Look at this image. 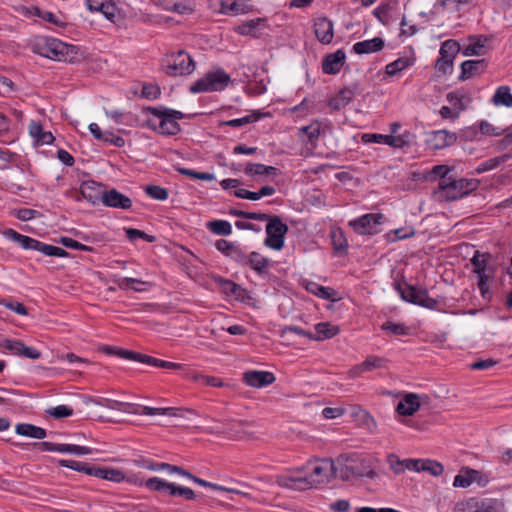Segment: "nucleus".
I'll return each mask as SVG.
<instances>
[{"label": "nucleus", "mask_w": 512, "mask_h": 512, "mask_svg": "<svg viewBox=\"0 0 512 512\" xmlns=\"http://www.w3.org/2000/svg\"><path fill=\"white\" fill-rule=\"evenodd\" d=\"M287 229V226L278 217H272L266 226L265 245L275 250L281 249Z\"/></svg>", "instance_id": "9b49d317"}, {"label": "nucleus", "mask_w": 512, "mask_h": 512, "mask_svg": "<svg viewBox=\"0 0 512 512\" xmlns=\"http://www.w3.org/2000/svg\"><path fill=\"white\" fill-rule=\"evenodd\" d=\"M455 512H494V507L489 501L478 498H469L455 505Z\"/></svg>", "instance_id": "a211bd4d"}, {"label": "nucleus", "mask_w": 512, "mask_h": 512, "mask_svg": "<svg viewBox=\"0 0 512 512\" xmlns=\"http://www.w3.org/2000/svg\"><path fill=\"white\" fill-rule=\"evenodd\" d=\"M333 462L327 459L307 460L304 464L293 458L290 467V490L305 491L323 484L333 475Z\"/></svg>", "instance_id": "f257e3e1"}, {"label": "nucleus", "mask_w": 512, "mask_h": 512, "mask_svg": "<svg viewBox=\"0 0 512 512\" xmlns=\"http://www.w3.org/2000/svg\"><path fill=\"white\" fill-rule=\"evenodd\" d=\"M258 119H259V115L252 113V114L246 115L242 118L232 119V120H228V121H222L219 123V125L238 128V127H242L244 125L256 122Z\"/></svg>", "instance_id": "de8ad7c7"}, {"label": "nucleus", "mask_w": 512, "mask_h": 512, "mask_svg": "<svg viewBox=\"0 0 512 512\" xmlns=\"http://www.w3.org/2000/svg\"><path fill=\"white\" fill-rule=\"evenodd\" d=\"M387 364V360L378 357V356H368L363 362L362 365L366 372L373 371L375 369L385 368Z\"/></svg>", "instance_id": "3c124183"}, {"label": "nucleus", "mask_w": 512, "mask_h": 512, "mask_svg": "<svg viewBox=\"0 0 512 512\" xmlns=\"http://www.w3.org/2000/svg\"><path fill=\"white\" fill-rule=\"evenodd\" d=\"M315 36L322 44H330L334 37L333 23L327 17H320L314 22Z\"/></svg>", "instance_id": "6ab92c4d"}, {"label": "nucleus", "mask_w": 512, "mask_h": 512, "mask_svg": "<svg viewBox=\"0 0 512 512\" xmlns=\"http://www.w3.org/2000/svg\"><path fill=\"white\" fill-rule=\"evenodd\" d=\"M101 202L107 207L122 210H129L132 207V200L116 189L103 191Z\"/></svg>", "instance_id": "dca6fc26"}, {"label": "nucleus", "mask_w": 512, "mask_h": 512, "mask_svg": "<svg viewBox=\"0 0 512 512\" xmlns=\"http://www.w3.org/2000/svg\"><path fill=\"white\" fill-rule=\"evenodd\" d=\"M219 7V12L223 14L238 15L245 12L244 4L239 0H214Z\"/></svg>", "instance_id": "72a5a7b5"}, {"label": "nucleus", "mask_w": 512, "mask_h": 512, "mask_svg": "<svg viewBox=\"0 0 512 512\" xmlns=\"http://www.w3.org/2000/svg\"><path fill=\"white\" fill-rule=\"evenodd\" d=\"M143 114H151L158 119V133L161 135H176L180 132V125L177 120H181L185 115L177 110L166 107H146Z\"/></svg>", "instance_id": "20e7f679"}, {"label": "nucleus", "mask_w": 512, "mask_h": 512, "mask_svg": "<svg viewBox=\"0 0 512 512\" xmlns=\"http://www.w3.org/2000/svg\"><path fill=\"white\" fill-rule=\"evenodd\" d=\"M331 242L336 252H346L348 248V241L344 232L340 228H333L330 231Z\"/></svg>", "instance_id": "58836bf2"}, {"label": "nucleus", "mask_w": 512, "mask_h": 512, "mask_svg": "<svg viewBox=\"0 0 512 512\" xmlns=\"http://www.w3.org/2000/svg\"><path fill=\"white\" fill-rule=\"evenodd\" d=\"M116 284L121 290H133L136 292H143L151 287L150 282L142 281L136 278L123 277L116 280Z\"/></svg>", "instance_id": "7c9ffc66"}, {"label": "nucleus", "mask_w": 512, "mask_h": 512, "mask_svg": "<svg viewBox=\"0 0 512 512\" xmlns=\"http://www.w3.org/2000/svg\"><path fill=\"white\" fill-rule=\"evenodd\" d=\"M145 486L151 491H160L170 496H180L186 500H194L196 498V494L191 488L178 486L158 477L146 480Z\"/></svg>", "instance_id": "6e6552de"}, {"label": "nucleus", "mask_w": 512, "mask_h": 512, "mask_svg": "<svg viewBox=\"0 0 512 512\" xmlns=\"http://www.w3.org/2000/svg\"><path fill=\"white\" fill-rule=\"evenodd\" d=\"M384 219L381 213H368L350 220L348 225L359 235H374L379 232V226Z\"/></svg>", "instance_id": "9d476101"}, {"label": "nucleus", "mask_w": 512, "mask_h": 512, "mask_svg": "<svg viewBox=\"0 0 512 512\" xmlns=\"http://www.w3.org/2000/svg\"><path fill=\"white\" fill-rule=\"evenodd\" d=\"M509 158H510V155L505 154L500 157L488 159L487 161L480 164V166L477 168V172L481 173V172H486V171L492 170V169L496 168L497 166H499L501 163H504L505 161H507Z\"/></svg>", "instance_id": "5fc2aeb1"}, {"label": "nucleus", "mask_w": 512, "mask_h": 512, "mask_svg": "<svg viewBox=\"0 0 512 512\" xmlns=\"http://www.w3.org/2000/svg\"><path fill=\"white\" fill-rule=\"evenodd\" d=\"M79 193L81 194L82 198L86 199L92 204H95L101 200L103 191L101 190V185L95 181H84L80 185Z\"/></svg>", "instance_id": "5701e85b"}, {"label": "nucleus", "mask_w": 512, "mask_h": 512, "mask_svg": "<svg viewBox=\"0 0 512 512\" xmlns=\"http://www.w3.org/2000/svg\"><path fill=\"white\" fill-rule=\"evenodd\" d=\"M138 406L140 407L138 414H141V415H149V416H154V415L178 416V414H177L178 409L173 408V407L154 408V407H149V406H141V405H138Z\"/></svg>", "instance_id": "c03bdc74"}, {"label": "nucleus", "mask_w": 512, "mask_h": 512, "mask_svg": "<svg viewBox=\"0 0 512 512\" xmlns=\"http://www.w3.org/2000/svg\"><path fill=\"white\" fill-rule=\"evenodd\" d=\"M381 328L393 335L404 336L409 334V328L401 323L387 321L382 324Z\"/></svg>", "instance_id": "864d4df0"}, {"label": "nucleus", "mask_w": 512, "mask_h": 512, "mask_svg": "<svg viewBox=\"0 0 512 512\" xmlns=\"http://www.w3.org/2000/svg\"><path fill=\"white\" fill-rule=\"evenodd\" d=\"M161 66L164 73L171 77L190 75L196 68L192 56L184 50L166 55Z\"/></svg>", "instance_id": "423d86ee"}, {"label": "nucleus", "mask_w": 512, "mask_h": 512, "mask_svg": "<svg viewBox=\"0 0 512 512\" xmlns=\"http://www.w3.org/2000/svg\"><path fill=\"white\" fill-rule=\"evenodd\" d=\"M384 40L381 37H375L370 40L357 42L353 45V51L356 54H369L382 50Z\"/></svg>", "instance_id": "bb28decb"}, {"label": "nucleus", "mask_w": 512, "mask_h": 512, "mask_svg": "<svg viewBox=\"0 0 512 512\" xmlns=\"http://www.w3.org/2000/svg\"><path fill=\"white\" fill-rule=\"evenodd\" d=\"M58 464L62 467H67L72 470L85 473L89 476H94L95 466H90L86 462L60 459V460H58Z\"/></svg>", "instance_id": "c9c22d12"}, {"label": "nucleus", "mask_w": 512, "mask_h": 512, "mask_svg": "<svg viewBox=\"0 0 512 512\" xmlns=\"http://www.w3.org/2000/svg\"><path fill=\"white\" fill-rule=\"evenodd\" d=\"M447 101L453 105L456 112H462L466 109L467 104L471 102L468 93L462 91H452L446 95Z\"/></svg>", "instance_id": "2f4dec72"}, {"label": "nucleus", "mask_w": 512, "mask_h": 512, "mask_svg": "<svg viewBox=\"0 0 512 512\" xmlns=\"http://www.w3.org/2000/svg\"><path fill=\"white\" fill-rule=\"evenodd\" d=\"M126 236L130 241H135L137 239H143L147 241L148 243H152L156 240V237L153 235H149L145 233L144 231L135 229V228H128L125 230Z\"/></svg>", "instance_id": "bf43d9fd"}, {"label": "nucleus", "mask_w": 512, "mask_h": 512, "mask_svg": "<svg viewBox=\"0 0 512 512\" xmlns=\"http://www.w3.org/2000/svg\"><path fill=\"white\" fill-rule=\"evenodd\" d=\"M420 406V396L414 393H407L397 404L396 411L400 415L411 416L419 410Z\"/></svg>", "instance_id": "aec40b11"}, {"label": "nucleus", "mask_w": 512, "mask_h": 512, "mask_svg": "<svg viewBox=\"0 0 512 512\" xmlns=\"http://www.w3.org/2000/svg\"><path fill=\"white\" fill-rule=\"evenodd\" d=\"M23 345L24 343L22 341L11 339H6L2 343L3 348L10 351L13 355L17 356H20Z\"/></svg>", "instance_id": "69168bd1"}, {"label": "nucleus", "mask_w": 512, "mask_h": 512, "mask_svg": "<svg viewBox=\"0 0 512 512\" xmlns=\"http://www.w3.org/2000/svg\"><path fill=\"white\" fill-rule=\"evenodd\" d=\"M266 26V20L263 18L250 19L236 27V32L241 35L259 36Z\"/></svg>", "instance_id": "393cba45"}, {"label": "nucleus", "mask_w": 512, "mask_h": 512, "mask_svg": "<svg viewBox=\"0 0 512 512\" xmlns=\"http://www.w3.org/2000/svg\"><path fill=\"white\" fill-rule=\"evenodd\" d=\"M401 297L407 302L428 309H436L438 306V301L429 297L427 290L417 289L413 286H408L406 289L401 290Z\"/></svg>", "instance_id": "f8f14e48"}, {"label": "nucleus", "mask_w": 512, "mask_h": 512, "mask_svg": "<svg viewBox=\"0 0 512 512\" xmlns=\"http://www.w3.org/2000/svg\"><path fill=\"white\" fill-rule=\"evenodd\" d=\"M96 403L108 409L120 410L127 413H139L140 408L137 404L121 402L109 398H100Z\"/></svg>", "instance_id": "c85d7f7f"}, {"label": "nucleus", "mask_w": 512, "mask_h": 512, "mask_svg": "<svg viewBox=\"0 0 512 512\" xmlns=\"http://www.w3.org/2000/svg\"><path fill=\"white\" fill-rule=\"evenodd\" d=\"M34 447L40 451L69 453L74 455H89L92 453V449L86 446L52 443L48 441L34 443Z\"/></svg>", "instance_id": "ddd939ff"}, {"label": "nucleus", "mask_w": 512, "mask_h": 512, "mask_svg": "<svg viewBox=\"0 0 512 512\" xmlns=\"http://www.w3.org/2000/svg\"><path fill=\"white\" fill-rule=\"evenodd\" d=\"M177 171L182 175H185L187 177L197 179V180L213 181L215 179L214 174L208 173V172H198V171L191 170V169L184 168V167H178Z\"/></svg>", "instance_id": "8fccbe9b"}, {"label": "nucleus", "mask_w": 512, "mask_h": 512, "mask_svg": "<svg viewBox=\"0 0 512 512\" xmlns=\"http://www.w3.org/2000/svg\"><path fill=\"white\" fill-rule=\"evenodd\" d=\"M242 381L247 386L262 388L272 384L275 381V376L268 371L248 370L243 373Z\"/></svg>", "instance_id": "2eb2a0df"}, {"label": "nucleus", "mask_w": 512, "mask_h": 512, "mask_svg": "<svg viewBox=\"0 0 512 512\" xmlns=\"http://www.w3.org/2000/svg\"><path fill=\"white\" fill-rule=\"evenodd\" d=\"M460 51V45L456 40L449 39L441 44L439 58L436 61L435 69L441 74L452 72L453 62Z\"/></svg>", "instance_id": "1a4fd4ad"}, {"label": "nucleus", "mask_w": 512, "mask_h": 512, "mask_svg": "<svg viewBox=\"0 0 512 512\" xmlns=\"http://www.w3.org/2000/svg\"><path fill=\"white\" fill-rule=\"evenodd\" d=\"M345 59L346 54L341 49L326 55L322 61V71L328 75L339 73L345 63Z\"/></svg>", "instance_id": "f3484780"}, {"label": "nucleus", "mask_w": 512, "mask_h": 512, "mask_svg": "<svg viewBox=\"0 0 512 512\" xmlns=\"http://www.w3.org/2000/svg\"><path fill=\"white\" fill-rule=\"evenodd\" d=\"M416 136L410 131H404L399 135H391L390 146L393 148H403L415 144Z\"/></svg>", "instance_id": "e433bc0d"}, {"label": "nucleus", "mask_w": 512, "mask_h": 512, "mask_svg": "<svg viewBox=\"0 0 512 512\" xmlns=\"http://www.w3.org/2000/svg\"><path fill=\"white\" fill-rule=\"evenodd\" d=\"M4 236L19 244L25 250H36L41 252L46 256H54V257H67L69 253L61 247L53 246L50 244H46L40 242L37 239L31 238L29 236L23 235L15 231L14 229H6L3 232Z\"/></svg>", "instance_id": "39448f33"}, {"label": "nucleus", "mask_w": 512, "mask_h": 512, "mask_svg": "<svg viewBox=\"0 0 512 512\" xmlns=\"http://www.w3.org/2000/svg\"><path fill=\"white\" fill-rule=\"evenodd\" d=\"M387 463L395 474H402L405 471L404 460L399 459L396 454H389L387 456Z\"/></svg>", "instance_id": "052dcab7"}, {"label": "nucleus", "mask_w": 512, "mask_h": 512, "mask_svg": "<svg viewBox=\"0 0 512 512\" xmlns=\"http://www.w3.org/2000/svg\"><path fill=\"white\" fill-rule=\"evenodd\" d=\"M354 97V91L350 88H342L339 92L332 96L328 101V107L333 111H339L347 106Z\"/></svg>", "instance_id": "a878e982"}, {"label": "nucleus", "mask_w": 512, "mask_h": 512, "mask_svg": "<svg viewBox=\"0 0 512 512\" xmlns=\"http://www.w3.org/2000/svg\"><path fill=\"white\" fill-rule=\"evenodd\" d=\"M269 265V260L263 257L258 252H251L249 254L248 265L258 273L264 272Z\"/></svg>", "instance_id": "79ce46f5"}, {"label": "nucleus", "mask_w": 512, "mask_h": 512, "mask_svg": "<svg viewBox=\"0 0 512 512\" xmlns=\"http://www.w3.org/2000/svg\"><path fill=\"white\" fill-rule=\"evenodd\" d=\"M290 331H293L297 334H303L307 336L310 340L323 341L336 336L340 332V329L338 326L333 325L329 322H320L315 325V334L311 332H305L300 328L292 326H290Z\"/></svg>", "instance_id": "4468645a"}, {"label": "nucleus", "mask_w": 512, "mask_h": 512, "mask_svg": "<svg viewBox=\"0 0 512 512\" xmlns=\"http://www.w3.org/2000/svg\"><path fill=\"white\" fill-rule=\"evenodd\" d=\"M476 473L477 472L472 469H462L461 472L454 477L453 486L460 488L469 487L472 484Z\"/></svg>", "instance_id": "a19ab883"}, {"label": "nucleus", "mask_w": 512, "mask_h": 512, "mask_svg": "<svg viewBox=\"0 0 512 512\" xmlns=\"http://www.w3.org/2000/svg\"><path fill=\"white\" fill-rule=\"evenodd\" d=\"M94 477L114 483H121L125 480V473L117 468L95 466Z\"/></svg>", "instance_id": "cd10ccee"}, {"label": "nucleus", "mask_w": 512, "mask_h": 512, "mask_svg": "<svg viewBox=\"0 0 512 512\" xmlns=\"http://www.w3.org/2000/svg\"><path fill=\"white\" fill-rule=\"evenodd\" d=\"M412 65V62L409 58H399L389 64L386 65L385 71L386 74L390 76H394L397 73L403 71Z\"/></svg>", "instance_id": "a18cd8bd"}, {"label": "nucleus", "mask_w": 512, "mask_h": 512, "mask_svg": "<svg viewBox=\"0 0 512 512\" xmlns=\"http://www.w3.org/2000/svg\"><path fill=\"white\" fill-rule=\"evenodd\" d=\"M319 298H322V299H325V300H329V301H338L340 298L338 297V293L330 288V287H324L321 285V287L319 288L318 292H317V295Z\"/></svg>", "instance_id": "338daca9"}, {"label": "nucleus", "mask_w": 512, "mask_h": 512, "mask_svg": "<svg viewBox=\"0 0 512 512\" xmlns=\"http://www.w3.org/2000/svg\"><path fill=\"white\" fill-rule=\"evenodd\" d=\"M28 131L37 145H49L55 140L53 134L49 131H44L41 123L38 121L32 120L29 123Z\"/></svg>", "instance_id": "4be33fe9"}, {"label": "nucleus", "mask_w": 512, "mask_h": 512, "mask_svg": "<svg viewBox=\"0 0 512 512\" xmlns=\"http://www.w3.org/2000/svg\"><path fill=\"white\" fill-rule=\"evenodd\" d=\"M391 135L383 134H363L362 141L365 143H382L390 146Z\"/></svg>", "instance_id": "0e129e2a"}, {"label": "nucleus", "mask_w": 512, "mask_h": 512, "mask_svg": "<svg viewBox=\"0 0 512 512\" xmlns=\"http://www.w3.org/2000/svg\"><path fill=\"white\" fill-rule=\"evenodd\" d=\"M33 51L43 57L76 63L80 60L79 49L56 38L41 37L33 45Z\"/></svg>", "instance_id": "f03ea898"}, {"label": "nucleus", "mask_w": 512, "mask_h": 512, "mask_svg": "<svg viewBox=\"0 0 512 512\" xmlns=\"http://www.w3.org/2000/svg\"><path fill=\"white\" fill-rule=\"evenodd\" d=\"M478 186L479 181L476 179H443L433 196L439 202L456 201L475 191Z\"/></svg>", "instance_id": "7ed1b4c3"}, {"label": "nucleus", "mask_w": 512, "mask_h": 512, "mask_svg": "<svg viewBox=\"0 0 512 512\" xmlns=\"http://www.w3.org/2000/svg\"><path fill=\"white\" fill-rule=\"evenodd\" d=\"M486 39L471 38L469 43L464 46L462 53L464 56L484 55Z\"/></svg>", "instance_id": "4c0bfd02"}, {"label": "nucleus", "mask_w": 512, "mask_h": 512, "mask_svg": "<svg viewBox=\"0 0 512 512\" xmlns=\"http://www.w3.org/2000/svg\"><path fill=\"white\" fill-rule=\"evenodd\" d=\"M146 194L156 200L164 201L168 198V190L157 185H148L145 188Z\"/></svg>", "instance_id": "13d9d810"}, {"label": "nucleus", "mask_w": 512, "mask_h": 512, "mask_svg": "<svg viewBox=\"0 0 512 512\" xmlns=\"http://www.w3.org/2000/svg\"><path fill=\"white\" fill-rule=\"evenodd\" d=\"M46 412L55 419L66 418L73 415V409L68 405L51 407Z\"/></svg>", "instance_id": "4d7b16f0"}, {"label": "nucleus", "mask_w": 512, "mask_h": 512, "mask_svg": "<svg viewBox=\"0 0 512 512\" xmlns=\"http://www.w3.org/2000/svg\"><path fill=\"white\" fill-rule=\"evenodd\" d=\"M15 432L18 435L35 439H44L47 435L45 429L28 423L17 424Z\"/></svg>", "instance_id": "473e14b6"}, {"label": "nucleus", "mask_w": 512, "mask_h": 512, "mask_svg": "<svg viewBox=\"0 0 512 512\" xmlns=\"http://www.w3.org/2000/svg\"><path fill=\"white\" fill-rule=\"evenodd\" d=\"M215 247L217 248L218 251H220L224 255L230 257L232 251L234 250V248L236 246L233 243H231L225 239H220V240L216 241Z\"/></svg>", "instance_id": "774afa93"}, {"label": "nucleus", "mask_w": 512, "mask_h": 512, "mask_svg": "<svg viewBox=\"0 0 512 512\" xmlns=\"http://www.w3.org/2000/svg\"><path fill=\"white\" fill-rule=\"evenodd\" d=\"M276 172V168L273 166H266L264 164L255 163L248 164L245 168V173L248 175H268L274 174Z\"/></svg>", "instance_id": "09e8293b"}, {"label": "nucleus", "mask_w": 512, "mask_h": 512, "mask_svg": "<svg viewBox=\"0 0 512 512\" xmlns=\"http://www.w3.org/2000/svg\"><path fill=\"white\" fill-rule=\"evenodd\" d=\"M217 283L219 284L221 292L227 296L237 295V292L240 290L239 285L228 279L218 278Z\"/></svg>", "instance_id": "6e6d98bb"}, {"label": "nucleus", "mask_w": 512, "mask_h": 512, "mask_svg": "<svg viewBox=\"0 0 512 512\" xmlns=\"http://www.w3.org/2000/svg\"><path fill=\"white\" fill-rule=\"evenodd\" d=\"M230 82V76L222 68H216L195 81L189 91L192 94L222 91Z\"/></svg>", "instance_id": "0eeeda50"}, {"label": "nucleus", "mask_w": 512, "mask_h": 512, "mask_svg": "<svg viewBox=\"0 0 512 512\" xmlns=\"http://www.w3.org/2000/svg\"><path fill=\"white\" fill-rule=\"evenodd\" d=\"M321 126L319 122H313L310 125L303 126L299 129V136L303 141L315 146L320 135Z\"/></svg>", "instance_id": "f704fd0d"}, {"label": "nucleus", "mask_w": 512, "mask_h": 512, "mask_svg": "<svg viewBox=\"0 0 512 512\" xmlns=\"http://www.w3.org/2000/svg\"><path fill=\"white\" fill-rule=\"evenodd\" d=\"M486 67L485 60H467L461 64V74L459 76V80H467L477 74L480 71H483Z\"/></svg>", "instance_id": "c756f323"}, {"label": "nucleus", "mask_w": 512, "mask_h": 512, "mask_svg": "<svg viewBox=\"0 0 512 512\" xmlns=\"http://www.w3.org/2000/svg\"><path fill=\"white\" fill-rule=\"evenodd\" d=\"M60 243L63 246L70 248V249H76V250L87 251V252L93 251V247L84 245V244H82L72 238H69V237H62L60 239Z\"/></svg>", "instance_id": "e2e57ef3"}, {"label": "nucleus", "mask_w": 512, "mask_h": 512, "mask_svg": "<svg viewBox=\"0 0 512 512\" xmlns=\"http://www.w3.org/2000/svg\"><path fill=\"white\" fill-rule=\"evenodd\" d=\"M493 103L497 106L503 105L506 107H512V94L508 86H500L497 88L493 99Z\"/></svg>", "instance_id": "ea45409f"}, {"label": "nucleus", "mask_w": 512, "mask_h": 512, "mask_svg": "<svg viewBox=\"0 0 512 512\" xmlns=\"http://www.w3.org/2000/svg\"><path fill=\"white\" fill-rule=\"evenodd\" d=\"M86 5L91 12H101L108 20L114 22L116 6L111 0H86Z\"/></svg>", "instance_id": "412c9836"}, {"label": "nucleus", "mask_w": 512, "mask_h": 512, "mask_svg": "<svg viewBox=\"0 0 512 512\" xmlns=\"http://www.w3.org/2000/svg\"><path fill=\"white\" fill-rule=\"evenodd\" d=\"M420 469L421 472H428L432 476H439L444 471V467L440 462L431 459H424Z\"/></svg>", "instance_id": "603ef678"}, {"label": "nucleus", "mask_w": 512, "mask_h": 512, "mask_svg": "<svg viewBox=\"0 0 512 512\" xmlns=\"http://www.w3.org/2000/svg\"><path fill=\"white\" fill-rule=\"evenodd\" d=\"M194 380H196V381H198L201 384L206 385V386H211V387H222V386H224L223 381L220 378L214 377V376L197 374V375L194 376Z\"/></svg>", "instance_id": "680f3d73"}, {"label": "nucleus", "mask_w": 512, "mask_h": 512, "mask_svg": "<svg viewBox=\"0 0 512 512\" xmlns=\"http://www.w3.org/2000/svg\"><path fill=\"white\" fill-rule=\"evenodd\" d=\"M471 264L473 265V271L477 274V276L486 275V267H487V255L481 254L479 251H476L474 256L471 259Z\"/></svg>", "instance_id": "49530a36"}, {"label": "nucleus", "mask_w": 512, "mask_h": 512, "mask_svg": "<svg viewBox=\"0 0 512 512\" xmlns=\"http://www.w3.org/2000/svg\"><path fill=\"white\" fill-rule=\"evenodd\" d=\"M457 140L455 133L448 132L447 130L434 131L431 134L432 146L436 150L444 149L453 145Z\"/></svg>", "instance_id": "b1692460"}, {"label": "nucleus", "mask_w": 512, "mask_h": 512, "mask_svg": "<svg viewBox=\"0 0 512 512\" xmlns=\"http://www.w3.org/2000/svg\"><path fill=\"white\" fill-rule=\"evenodd\" d=\"M207 228L217 235L228 236L232 233V226L226 220L210 221L207 223Z\"/></svg>", "instance_id": "37998d69"}]
</instances>
